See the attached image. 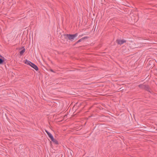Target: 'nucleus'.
Returning <instances> with one entry per match:
<instances>
[{
	"label": "nucleus",
	"mask_w": 157,
	"mask_h": 157,
	"mask_svg": "<svg viewBox=\"0 0 157 157\" xmlns=\"http://www.w3.org/2000/svg\"><path fill=\"white\" fill-rule=\"evenodd\" d=\"M24 62L25 64L30 66L36 71L38 70L39 69L38 67L31 61L26 59L24 61Z\"/></svg>",
	"instance_id": "obj_2"
},
{
	"label": "nucleus",
	"mask_w": 157,
	"mask_h": 157,
	"mask_svg": "<svg viewBox=\"0 0 157 157\" xmlns=\"http://www.w3.org/2000/svg\"><path fill=\"white\" fill-rule=\"evenodd\" d=\"M0 57H1V58H0V64H2L4 61V58L1 55H0Z\"/></svg>",
	"instance_id": "obj_7"
},
{
	"label": "nucleus",
	"mask_w": 157,
	"mask_h": 157,
	"mask_svg": "<svg viewBox=\"0 0 157 157\" xmlns=\"http://www.w3.org/2000/svg\"><path fill=\"white\" fill-rule=\"evenodd\" d=\"M138 86L141 89L144 90H145L151 93V92L150 91L151 88L148 85H145L144 84H140Z\"/></svg>",
	"instance_id": "obj_3"
},
{
	"label": "nucleus",
	"mask_w": 157,
	"mask_h": 157,
	"mask_svg": "<svg viewBox=\"0 0 157 157\" xmlns=\"http://www.w3.org/2000/svg\"><path fill=\"white\" fill-rule=\"evenodd\" d=\"M78 35V33H76L75 34H64L63 36L65 39H66L67 41L69 40L71 41H73L75 38Z\"/></svg>",
	"instance_id": "obj_1"
},
{
	"label": "nucleus",
	"mask_w": 157,
	"mask_h": 157,
	"mask_svg": "<svg viewBox=\"0 0 157 157\" xmlns=\"http://www.w3.org/2000/svg\"><path fill=\"white\" fill-rule=\"evenodd\" d=\"M51 140L55 144H59L58 141L54 139V138H53V139H51Z\"/></svg>",
	"instance_id": "obj_8"
},
{
	"label": "nucleus",
	"mask_w": 157,
	"mask_h": 157,
	"mask_svg": "<svg viewBox=\"0 0 157 157\" xmlns=\"http://www.w3.org/2000/svg\"><path fill=\"white\" fill-rule=\"evenodd\" d=\"M88 38H89V37L88 36H85L84 37H82L81 39L78 40L77 42H76L75 44H74V45H75L76 44H78V43L82 41H83L84 40H86Z\"/></svg>",
	"instance_id": "obj_5"
},
{
	"label": "nucleus",
	"mask_w": 157,
	"mask_h": 157,
	"mask_svg": "<svg viewBox=\"0 0 157 157\" xmlns=\"http://www.w3.org/2000/svg\"><path fill=\"white\" fill-rule=\"evenodd\" d=\"M83 35V34H82V35H80L78 37L80 38Z\"/></svg>",
	"instance_id": "obj_11"
},
{
	"label": "nucleus",
	"mask_w": 157,
	"mask_h": 157,
	"mask_svg": "<svg viewBox=\"0 0 157 157\" xmlns=\"http://www.w3.org/2000/svg\"><path fill=\"white\" fill-rule=\"evenodd\" d=\"M50 71L52 72H54V71L52 70V69H51L50 70Z\"/></svg>",
	"instance_id": "obj_12"
},
{
	"label": "nucleus",
	"mask_w": 157,
	"mask_h": 157,
	"mask_svg": "<svg viewBox=\"0 0 157 157\" xmlns=\"http://www.w3.org/2000/svg\"><path fill=\"white\" fill-rule=\"evenodd\" d=\"M126 40L124 39L121 40L120 39H117L116 40V43L120 45H121L124 43H126Z\"/></svg>",
	"instance_id": "obj_4"
},
{
	"label": "nucleus",
	"mask_w": 157,
	"mask_h": 157,
	"mask_svg": "<svg viewBox=\"0 0 157 157\" xmlns=\"http://www.w3.org/2000/svg\"><path fill=\"white\" fill-rule=\"evenodd\" d=\"M22 48H23V49L19 52L20 55V56L22 55L25 51V49L24 48V47H22Z\"/></svg>",
	"instance_id": "obj_6"
},
{
	"label": "nucleus",
	"mask_w": 157,
	"mask_h": 157,
	"mask_svg": "<svg viewBox=\"0 0 157 157\" xmlns=\"http://www.w3.org/2000/svg\"><path fill=\"white\" fill-rule=\"evenodd\" d=\"M48 135L51 140L54 138L52 135L50 133H49Z\"/></svg>",
	"instance_id": "obj_9"
},
{
	"label": "nucleus",
	"mask_w": 157,
	"mask_h": 157,
	"mask_svg": "<svg viewBox=\"0 0 157 157\" xmlns=\"http://www.w3.org/2000/svg\"><path fill=\"white\" fill-rule=\"evenodd\" d=\"M45 132H46V133H47V134L48 135L49 133H50V132H48L47 130H45Z\"/></svg>",
	"instance_id": "obj_10"
}]
</instances>
